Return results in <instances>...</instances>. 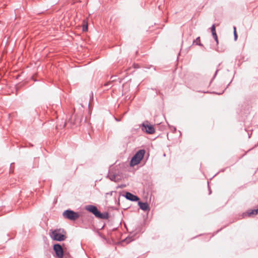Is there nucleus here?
<instances>
[{
  "instance_id": "aec40b11",
  "label": "nucleus",
  "mask_w": 258,
  "mask_h": 258,
  "mask_svg": "<svg viewBox=\"0 0 258 258\" xmlns=\"http://www.w3.org/2000/svg\"><path fill=\"white\" fill-rule=\"evenodd\" d=\"M113 192H115V191H110V192H107V193H106V195L112 196V194H113Z\"/></svg>"
},
{
  "instance_id": "2eb2a0df",
  "label": "nucleus",
  "mask_w": 258,
  "mask_h": 258,
  "mask_svg": "<svg viewBox=\"0 0 258 258\" xmlns=\"http://www.w3.org/2000/svg\"><path fill=\"white\" fill-rule=\"evenodd\" d=\"M71 257V255L69 253L68 251H67L66 250H64V256L63 257L64 258H69Z\"/></svg>"
},
{
  "instance_id": "20e7f679",
  "label": "nucleus",
  "mask_w": 258,
  "mask_h": 258,
  "mask_svg": "<svg viewBox=\"0 0 258 258\" xmlns=\"http://www.w3.org/2000/svg\"><path fill=\"white\" fill-rule=\"evenodd\" d=\"M62 215L66 219L71 221H75L80 216L79 212H75L71 209H67L64 211Z\"/></svg>"
},
{
  "instance_id": "6e6552de",
  "label": "nucleus",
  "mask_w": 258,
  "mask_h": 258,
  "mask_svg": "<svg viewBox=\"0 0 258 258\" xmlns=\"http://www.w3.org/2000/svg\"><path fill=\"white\" fill-rule=\"evenodd\" d=\"M138 205L142 210L145 212L149 211L150 210L149 205L147 202H143L139 200L138 201Z\"/></svg>"
},
{
  "instance_id": "c85d7f7f",
  "label": "nucleus",
  "mask_w": 258,
  "mask_h": 258,
  "mask_svg": "<svg viewBox=\"0 0 258 258\" xmlns=\"http://www.w3.org/2000/svg\"><path fill=\"white\" fill-rule=\"evenodd\" d=\"M203 92L204 93H209V92H208V91H207V92H205V91H204V92Z\"/></svg>"
},
{
  "instance_id": "a878e982",
  "label": "nucleus",
  "mask_w": 258,
  "mask_h": 258,
  "mask_svg": "<svg viewBox=\"0 0 258 258\" xmlns=\"http://www.w3.org/2000/svg\"><path fill=\"white\" fill-rule=\"evenodd\" d=\"M209 194H211L212 192V191L210 188L209 189Z\"/></svg>"
},
{
  "instance_id": "bb28decb",
  "label": "nucleus",
  "mask_w": 258,
  "mask_h": 258,
  "mask_svg": "<svg viewBox=\"0 0 258 258\" xmlns=\"http://www.w3.org/2000/svg\"><path fill=\"white\" fill-rule=\"evenodd\" d=\"M232 81V80L231 81ZM231 82H230L227 86L226 88H228V87L229 86L230 83H231Z\"/></svg>"
},
{
  "instance_id": "39448f33",
  "label": "nucleus",
  "mask_w": 258,
  "mask_h": 258,
  "mask_svg": "<svg viewBox=\"0 0 258 258\" xmlns=\"http://www.w3.org/2000/svg\"><path fill=\"white\" fill-rule=\"evenodd\" d=\"M141 127L142 130L147 134L151 135L155 132L154 125L151 124L149 121L147 120L142 123Z\"/></svg>"
},
{
  "instance_id": "423d86ee",
  "label": "nucleus",
  "mask_w": 258,
  "mask_h": 258,
  "mask_svg": "<svg viewBox=\"0 0 258 258\" xmlns=\"http://www.w3.org/2000/svg\"><path fill=\"white\" fill-rule=\"evenodd\" d=\"M53 250L54 252L53 256L57 258H63L64 256V249L62 248L60 244L58 243H55L52 246Z\"/></svg>"
},
{
  "instance_id": "f3484780",
  "label": "nucleus",
  "mask_w": 258,
  "mask_h": 258,
  "mask_svg": "<svg viewBox=\"0 0 258 258\" xmlns=\"http://www.w3.org/2000/svg\"><path fill=\"white\" fill-rule=\"evenodd\" d=\"M14 163H12L10 164V173H13L14 171Z\"/></svg>"
},
{
  "instance_id": "1a4fd4ad",
  "label": "nucleus",
  "mask_w": 258,
  "mask_h": 258,
  "mask_svg": "<svg viewBox=\"0 0 258 258\" xmlns=\"http://www.w3.org/2000/svg\"><path fill=\"white\" fill-rule=\"evenodd\" d=\"M258 214V208L256 209L249 210L243 214V216H247L248 217H251L256 215Z\"/></svg>"
},
{
  "instance_id": "f257e3e1",
  "label": "nucleus",
  "mask_w": 258,
  "mask_h": 258,
  "mask_svg": "<svg viewBox=\"0 0 258 258\" xmlns=\"http://www.w3.org/2000/svg\"><path fill=\"white\" fill-rule=\"evenodd\" d=\"M85 209L93 214L95 217L97 218L100 219H108L109 218V215L108 212L101 213L96 206L88 205L85 206Z\"/></svg>"
},
{
  "instance_id": "0eeeda50",
  "label": "nucleus",
  "mask_w": 258,
  "mask_h": 258,
  "mask_svg": "<svg viewBox=\"0 0 258 258\" xmlns=\"http://www.w3.org/2000/svg\"><path fill=\"white\" fill-rule=\"evenodd\" d=\"M122 196L125 197L126 200L132 202H138L140 200L137 196L129 191H124V194L122 195Z\"/></svg>"
},
{
  "instance_id": "ddd939ff",
  "label": "nucleus",
  "mask_w": 258,
  "mask_h": 258,
  "mask_svg": "<svg viewBox=\"0 0 258 258\" xmlns=\"http://www.w3.org/2000/svg\"><path fill=\"white\" fill-rule=\"evenodd\" d=\"M84 24L82 27V30L83 32H87L88 30V23L85 20L83 21Z\"/></svg>"
},
{
  "instance_id": "412c9836",
  "label": "nucleus",
  "mask_w": 258,
  "mask_h": 258,
  "mask_svg": "<svg viewBox=\"0 0 258 258\" xmlns=\"http://www.w3.org/2000/svg\"><path fill=\"white\" fill-rule=\"evenodd\" d=\"M218 71H219V70H218V69L216 71L215 73V74H214V76H213V79H212V80H213V79L216 77V75H217V73H218Z\"/></svg>"
},
{
  "instance_id": "4468645a",
  "label": "nucleus",
  "mask_w": 258,
  "mask_h": 258,
  "mask_svg": "<svg viewBox=\"0 0 258 258\" xmlns=\"http://www.w3.org/2000/svg\"><path fill=\"white\" fill-rule=\"evenodd\" d=\"M115 81V80L109 81L104 84V86L106 87L107 89L110 88L112 86V83Z\"/></svg>"
},
{
  "instance_id": "5701e85b",
  "label": "nucleus",
  "mask_w": 258,
  "mask_h": 258,
  "mask_svg": "<svg viewBox=\"0 0 258 258\" xmlns=\"http://www.w3.org/2000/svg\"><path fill=\"white\" fill-rule=\"evenodd\" d=\"M127 238H129V239L131 238V240H130V241H133V240H134V238H132V237H130V236H128V237H127L126 238V239H127Z\"/></svg>"
},
{
  "instance_id": "9d476101",
  "label": "nucleus",
  "mask_w": 258,
  "mask_h": 258,
  "mask_svg": "<svg viewBox=\"0 0 258 258\" xmlns=\"http://www.w3.org/2000/svg\"><path fill=\"white\" fill-rule=\"evenodd\" d=\"M210 29L211 30L212 36H213L214 40L216 42L217 45H218L219 43V41H218V36L216 33V27H215V24H213L212 26H211V27L210 28Z\"/></svg>"
},
{
  "instance_id": "4be33fe9",
  "label": "nucleus",
  "mask_w": 258,
  "mask_h": 258,
  "mask_svg": "<svg viewBox=\"0 0 258 258\" xmlns=\"http://www.w3.org/2000/svg\"><path fill=\"white\" fill-rule=\"evenodd\" d=\"M114 119H115L116 121H120L121 120V118H117V117H114Z\"/></svg>"
},
{
  "instance_id": "f8f14e48",
  "label": "nucleus",
  "mask_w": 258,
  "mask_h": 258,
  "mask_svg": "<svg viewBox=\"0 0 258 258\" xmlns=\"http://www.w3.org/2000/svg\"><path fill=\"white\" fill-rule=\"evenodd\" d=\"M117 175L116 174H111L110 172H109L108 174L107 175V177L109 178L110 180L112 181L116 182V177Z\"/></svg>"
},
{
  "instance_id": "dca6fc26",
  "label": "nucleus",
  "mask_w": 258,
  "mask_h": 258,
  "mask_svg": "<svg viewBox=\"0 0 258 258\" xmlns=\"http://www.w3.org/2000/svg\"><path fill=\"white\" fill-rule=\"evenodd\" d=\"M233 29H234V39L235 41H236L237 39L238 35L236 33V27L235 26H234Z\"/></svg>"
},
{
  "instance_id": "a211bd4d",
  "label": "nucleus",
  "mask_w": 258,
  "mask_h": 258,
  "mask_svg": "<svg viewBox=\"0 0 258 258\" xmlns=\"http://www.w3.org/2000/svg\"><path fill=\"white\" fill-rule=\"evenodd\" d=\"M170 130L173 132L175 133L176 132V128L174 126H169Z\"/></svg>"
},
{
  "instance_id": "7ed1b4c3",
  "label": "nucleus",
  "mask_w": 258,
  "mask_h": 258,
  "mask_svg": "<svg viewBox=\"0 0 258 258\" xmlns=\"http://www.w3.org/2000/svg\"><path fill=\"white\" fill-rule=\"evenodd\" d=\"M145 154V150L144 149H140L138 150L135 154L132 157L130 162L131 167H134L139 164L143 159Z\"/></svg>"
},
{
  "instance_id": "9b49d317",
  "label": "nucleus",
  "mask_w": 258,
  "mask_h": 258,
  "mask_svg": "<svg viewBox=\"0 0 258 258\" xmlns=\"http://www.w3.org/2000/svg\"><path fill=\"white\" fill-rule=\"evenodd\" d=\"M192 45L204 47L203 44L200 41V37H198L195 40H194Z\"/></svg>"
},
{
  "instance_id": "f03ea898",
  "label": "nucleus",
  "mask_w": 258,
  "mask_h": 258,
  "mask_svg": "<svg viewBox=\"0 0 258 258\" xmlns=\"http://www.w3.org/2000/svg\"><path fill=\"white\" fill-rule=\"evenodd\" d=\"M49 234L53 240L62 241L67 238L66 232L63 229H50Z\"/></svg>"
},
{
  "instance_id": "cd10ccee",
  "label": "nucleus",
  "mask_w": 258,
  "mask_h": 258,
  "mask_svg": "<svg viewBox=\"0 0 258 258\" xmlns=\"http://www.w3.org/2000/svg\"><path fill=\"white\" fill-rule=\"evenodd\" d=\"M104 226H105V224H104V225L102 226V227H101V229H103V228L104 227Z\"/></svg>"
},
{
  "instance_id": "6ab92c4d",
  "label": "nucleus",
  "mask_w": 258,
  "mask_h": 258,
  "mask_svg": "<svg viewBox=\"0 0 258 258\" xmlns=\"http://www.w3.org/2000/svg\"><path fill=\"white\" fill-rule=\"evenodd\" d=\"M125 187V184H121V185H119L117 186V188H123V187Z\"/></svg>"
},
{
  "instance_id": "b1692460",
  "label": "nucleus",
  "mask_w": 258,
  "mask_h": 258,
  "mask_svg": "<svg viewBox=\"0 0 258 258\" xmlns=\"http://www.w3.org/2000/svg\"><path fill=\"white\" fill-rule=\"evenodd\" d=\"M115 77H116V76H111V79H112V78H115Z\"/></svg>"
},
{
  "instance_id": "393cba45",
  "label": "nucleus",
  "mask_w": 258,
  "mask_h": 258,
  "mask_svg": "<svg viewBox=\"0 0 258 258\" xmlns=\"http://www.w3.org/2000/svg\"><path fill=\"white\" fill-rule=\"evenodd\" d=\"M224 91V90L222 93H217V94H218V95H221V94L223 93Z\"/></svg>"
}]
</instances>
